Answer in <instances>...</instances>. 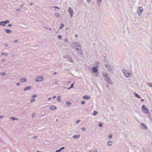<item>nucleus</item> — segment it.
Returning <instances> with one entry per match:
<instances>
[{
  "mask_svg": "<svg viewBox=\"0 0 152 152\" xmlns=\"http://www.w3.org/2000/svg\"><path fill=\"white\" fill-rule=\"evenodd\" d=\"M66 59L68 61H69V62H70L72 63H73L74 62L72 60V59L70 56H67L66 57Z\"/></svg>",
  "mask_w": 152,
  "mask_h": 152,
  "instance_id": "nucleus-11",
  "label": "nucleus"
},
{
  "mask_svg": "<svg viewBox=\"0 0 152 152\" xmlns=\"http://www.w3.org/2000/svg\"><path fill=\"white\" fill-rule=\"evenodd\" d=\"M35 101V99H31L30 100V102H34Z\"/></svg>",
  "mask_w": 152,
  "mask_h": 152,
  "instance_id": "nucleus-39",
  "label": "nucleus"
},
{
  "mask_svg": "<svg viewBox=\"0 0 152 152\" xmlns=\"http://www.w3.org/2000/svg\"><path fill=\"white\" fill-rule=\"evenodd\" d=\"M5 74H6V73L4 72L0 73V75H5Z\"/></svg>",
  "mask_w": 152,
  "mask_h": 152,
  "instance_id": "nucleus-35",
  "label": "nucleus"
},
{
  "mask_svg": "<svg viewBox=\"0 0 152 152\" xmlns=\"http://www.w3.org/2000/svg\"><path fill=\"white\" fill-rule=\"evenodd\" d=\"M17 11H20V9H18L16 10Z\"/></svg>",
  "mask_w": 152,
  "mask_h": 152,
  "instance_id": "nucleus-49",
  "label": "nucleus"
},
{
  "mask_svg": "<svg viewBox=\"0 0 152 152\" xmlns=\"http://www.w3.org/2000/svg\"><path fill=\"white\" fill-rule=\"evenodd\" d=\"M4 45H5V46H7V47L8 46V45H7V44H5Z\"/></svg>",
  "mask_w": 152,
  "mask_h": 152,
  "instance_id": "nucleus-56",
  "label": "nucleus"
},
{
  "mask_svg": "<svg viewBox=\"0 0 152 152\" xmlns=\"http://www.w3.org/2000/svg\"><path fill=\"white\" fill-rule=\"evenodd\" d=\"M64 148V147H62L60 148L59 149L56 151V152H60Z\"/></svg>",
  "mask_w": 152,
  "mask_h": 152,
  "instance_id": "nucleus-15",
  "label": "nucleus"
},
{
  "mask_svg": "<svg viewBox=\"0 0 152 152\" xmlns=\"http://www.w3.org/2000/svg\"><path fill=\"white\" fill-rule=\"evenodd\" d=\"M123 72L124 75L127 78H129L131 77V74L128 72V71L125 69L123 70Z\"/></svg>",
  "mask_w": 152,
  "mask_h": 152,
  "instance_id": "nucleus-1",
  "label": "nucleus"
},
{
  "mask_svg": "<svg viewBox=\"0 0 152 152\" xmlns=\"http://www.w3.org/2000/svg\"><path fill=\"white\" fill-rule=\"evenodd\" d=\"M43 28H45V29H48L49 28L47 27H44Z\"/></svg>",
  "mask_w": 152,
  "mask_h": 152,
  "instance_id": "nucleus-46",
  "label": "nucleus"
},
{
  "mask_svg": "<svg viewBox=\"0 0 152 152\" xmlns=\"http://www.w3.org/2000/svg\"><path fill=\"white\" fill-rule=\"evenodd\" d=\"M55 16L57 17H58L60 16L59 14L58 13H55Z\"/></svg>",
  "mask_w": 152,
  "mask_h": 152,
  "instance_id": "nucleus-30",
  "label": "nucleus"
},
{
  "mask_svg": "<svg viewBox=\"0 0 152 152\" xmlns=\"http://www.w3.org/2000/svg\"><path fill=\"white\" fill-rule=\"evenodd\" d=\"M87 2L89 3L91 1V0H87Z\"/></svg>",
  "mask_w": 152,
  "mask_h": 152,
  "instance_id": "nucleus-43",
  "label": "nucleus"
},
{
  "mask_svg": "<svg viewBox=\"0 0 152 152\" xmlns=\"http://www.w3.org/2000/svg\"><path fill=\"white\" fill-rule=\"evenodd\" d=\"M56 109V107L55 106H51L50 108V109L51 110H55Z\"/></svg>",
  "mask_w": 152,
  "mask_h": 152,
  "instance_id": "nucleus-21",
  "label": "nucleus"
},
{
  "mask_svg": "<svg viewBox=\"0 0 152 152\" xmlns=\"http://www.w3.org/2000/svg\"><path fill=\"white\" fill-rule=\"evenodd\" d=\"M83 51L82 48L80 47L79 50L77 52V53L79 56H82V55Z\"/></svg>",
  "mask_w": 152,
  "mask_h": 152,
  "instance_id": "nucleus-10",
  "label": "nucleus"
},
{
  "mask_svg": "<svg viewBox=\"0 0 152 152\" xmlns=\"http://www.w3.org/2000/svg\"><path fill=\"white\" fill-rule=\"evenodd\" d=\"M71 88H70V87L69 88H68V90H70Z\"/></svg>",
  "mask_w": 152,
  "mask_h": 152,
  "instance_id": "nucleus-61",
  "label": "nucleus"
},
{
  "mask_svg": "<svg viewBox=\"0 0 152 152\" xmlns=\"http://www.w3.org/2000/svg\"><path fill=\"white\" fill-rule=\"evenodd\" d=\"M31 87H30V86H28V87H26L24 89V90L26 91V90H29V89H31Z\"/></svg>",
  "mask_w": 152,
  "mask_h": 152,
  "instance_id": "nucleus-22",
  "label": "nucleus"
},
{
  "mask_svg": "<svg viewBox=\"0 0 152 152\" xmlns=\"http://www.w3.org/2000/svg\"><path fill=\"white\" fill-rule=\"evenodd\" d=\"M4 31L6 33L8 34H9L12 32V31L9 29H5Z\"/></svg>",
  "mask_w": 152,
  "mask_h": 152,
  "instance_id": "nucleus-16",
  "label": "nucleus"
},
{
  "mask_svg": "<svg viewBox=\"0 0 152 152\" xmlns=\"http://www.w3.org/2000/svg\"><path fill=\"white\" fill-rule=\"evenodd\" d=\"M18 41H19V40H14V42L16 43L18 42Z\"/></svg>",
  "mask_w": 152,
  "mask_h": 152,
  "instance_id": "nucleus-44",
  "label": "nucleus"
},
{
  "mask_svg": "<svg viewBox=\"0 0 152 152\" xmlns=\"http://www.w3.org/2000/svg\"><path fill=\"white\" fill-rule=\"evenodd\" d=\"M56 73H57L56 72H54L53 74L54 75H55V74H56Z\"/></svg>",
  "mask_w": 152,
  "mask_h": 152,
  "instance_id": "nucleus-57",
  "label": "nucleus"
},
{
  "mask_svg": "<svg viewBox=\"0 0 152 152\" xmlns=\"http://www.w3.org/2000/svg\"><path fill=\"white\" fill-rule=\"evenodd\" d=\"M56 96H53V98L54 99V98H56Z\"/></svg>",
  "mask_w": 152,
  "mask_h": 152,
  "instance_id": "nucleus-60",
  "label": "nucleus"
},
{
  "mask_svg": "<svg viewBox=\"0 0 152 152\" xmlns=\"http://www.w3.org/2000/svg\"><path fill=\"white\" fill-rule=\"evenodd\" d=\"M98 126L100 127H102L103 126V124L102 123H99V124Z\"/></svg>",
  "mask_w": 152,
  "mask_h": 152,
  "instance_id": "nucleus-31",
  "label": "nucleus"
},
{
  "mask_svg": "<svg viewBox=\"0 0 152 152\" xmlns=\"http://www.w3.org/2000/svg\"><path fill=\"white\" fill-rule=\"evenodd\" d=\"M90 97L88 95H85L84 96H83V98L86 99H90Z\"/></svg>",
  "mask_w": 152,
  "mask_h": 152,
  "instance_id": "nucleus-14",
  "label": "nucleus"
},
{
  "mask_svg": "<svg viewBox=\"0 0 152 152\" xmlns=\"http://www.w3.org/2000/svg\"><path fill=\"white\" fill-rule=\"evenodd\" d=\"M37 136H34L33 137V138H37Z\"/></svg>",
  "mask_w": 152,
  "mask_h": 152,
  "instance_id": "nucleus-55",
  "label": "nucleus"
},
{
  "mask_svg": "<svg viewBox=\"0 0 152 152\" xmlns=\"http://www.w3.org/2000/svg\"><path fill=\"white\" fill-rule=\"evenodd\" d=\"M143 9L142 7H140L138 8V15L139 16H140L142 13Z\"/></svg>",
  "mask_w": 152,
  "mask_h": 152,
  "instance_id": "nucleus-6",
  "label": "nucleus"
},
{
  "mask_svg": "<svg viewBox=\"0 0 152 152\" xmlns=\"http://www.w3.org/2000/svg\"><path fill=\"white\" fill-rule=\"evenodd\" d=\"M102 0H97V1L98 3L100 2Z\"/></svg>",
  "mask_w": 152,
  "mask_h": 152,
  "instance_id": "nucleus-45",
  "label": "nucleus"
},
{
  "mask_svg": "<svg viewBox=\"0 0 152 152\" xmlns=\"http://www.w3.org/2000/svg\"><path fill=\"white\" fill-rule=\"evenodd\" d=\"M3 117H4V116H0V118H2Z\"/></svg>",
  "mask_w": 152,
  "mask_h": 152,
  "instance_id": "nucleus-51",
  "label": "nucleus"
},
{
  "mask_svg": "<svg viewBox=\"0 0 152 152\" xmlns=\"http://www.w3.org/2000/svg\"><path fill=\"white\" fill-rule=\"evenodd\" d=\"M82 130L83 131H85L86 130V129L85 127H83L82 129Z\"/></svg>",
  "mask_w": 152,
  "mask_h": 152,
  "instance_id": "nucleus-37",
  "label": "nucleus"
},
{
  "mask_svg": "<svg viewBox=\"0 0 152 152\" xmlns=\"http://www.w3.org/2000/svg\"><path fill=\"white\" fill-rule=\"evenodd\" d=\"M80 135L78 134L77 135H74L73 136V137L74 139H78L80 138Z\"/></svg>",
  "mask_w": 152,
  "mask_h": 152,
  "instance_id": "nucleus-13",
  "label": "nucleus"
},
{
  "mask_svg": "<svg viewBox=\"0 0 152 152\" xmlns=\"http://www.w3.org/2000/svg\"><path fill=\"white\" fill-rule=\"evenodd\" d=\"M112 142L111 141L108 142L107 143V144L109 146H111L112 144Z\"/></svg>",
  "mask_w": 152,
  "mask_h": 152,
  "instance_id": "nucleus-25",
  "label": "nucleus"
},
{
  "mask_svg": "<svg viewBox=\"0 0 152 152\" xmlns=\"http://www.w3.org/2000/svg\"><path fill=\"white\" fill-rule=\"evenodd\" d=\"M34 116H35V115H34V114H32V116H32V117H33Z\"/></svg>",
  "mask_w": 152,
  "mask_h": 152,
  "instance_id": "nucleus-54",
  "label": "nucleus"
},
{
  "mask_svg": "<svg viewBox=\"0 0 152 152\" xmlns=\"http://www.w3.org/2000/svg\"><path fill=\"white\" fill-rule=\"evenodd\" d=\"M134 94L136 97L138 98H141V97L140 96V95L139 94H138L134 92Z\"/></svg>",
  "mask_w": 152,
  "mask_h": 152,
  "instance_id": "nucleus-18",
  "label": "nucleus"
},
{
  "mask_svg": "<svg viewBox=\"0 0 152 152\" xmlns=\"http://www.w3.org/2000/svg\"><path fill=\"white\" fill-rule=\"evenodd\" d=\"M80 122V120H77V121H76V123L77 124H78V123H79Z\"/></svg>",
  "mask_w": 152,
  "mask_h": 152,
  "instance_id": "nucleus-40",
  "label": "nucleus"
},
{
  "mask_svg": "<svg viewBox=\"0 0 152 152\" xmlns=\"http://www.w3.org/2000/svg\"><path fill=\"white\" fill-rule=\"evenodd\" d=\"M66 105L68 106H69L71 104V103L69 102H67L66 103Z\"/></svg>",
  "mask_w": 152,
  "mask_h": 152,
  "instance_id": "nucleus-24",
  "label": "nucleus"
},
{
  "mask_svg": "<svg viewBox=\"0 0 152 152\" xmlns=\"http://www.w3.org/2000/svg\"><path fill=\"white\" fill-rule=\"evenodd\" d=\"M103 75L104 77V78H106V77H108L107 75V74H106L103 73Z\"/></svg>",
  "mask_w": 152,
  "mask_h": 152,
  "instance_id": "nucleus-28",
  "label": "nucleus"
},
{
  "mask_svg": "<svg viewBox=\"0 0 152 152\" xmlns=\"http://www.w3.org/2000/svg\"><path fill=\"white\" fill-rule=\"evenodd\" d=\"M43 80V78L40 76H38L36 78L35 81L36 82H40L42 81Z\"/></svg>",
  "mask_w": 152,
  "mask_h": 152,
  "instance_id": "nucleus-5",
  "label": "nucleus"
},
{
  "mask_svg": "<svg viewBox=\"0 0 152 152\" xmlns=\"http://www.w3.org/2000/svg\"><path fill=\"white\" fill-rule=\"evenodd\" d=\"M54 7L55 8H57V9H59V8L58 7H57L55 6V7Z\"/></svg>",
  "mask_w": 152,
  "mask_h": 152,
  "instance_id": "nucleus-50",
  "label": "nucleus"
},
{
  "mask_svg": "<svg viewBox=\"0 0 152 152\" xmlns=\"http://www.w3.org/2000/svg\"><path fill=\"white\" fill-rule=\"evenodd\" d=\"M144 101V99H141V101L143 102Z\"/></svg>",
  "mask_w": 152,
  "mask_h": 152,
  "instance_id": "nucleus-59",
  "label": "nucleus"
},
{
  "mask_svg": "<svg viewBox=\"0 0 152 152\" xmlns=\"http://www.w3.org/2000/svg\"><path fill=\"white\" fill-rule=\"evenodd\" d=\"M140 127L143 129H147L146 126L143 123H141L140 124Z\"/></svg>",
  "mask_w": 152,
  "mask_h": 152,
  "instance_id": "nucleus-8",
  "label": "nucleus"
},
{
  "mask_svg": "<svg viewBox=\"0 0 152 152\" xmlns=\"http://www.w3.org/2000/svg\"><path fill=\"white\" fill-rule=\"evenodd\" d=\"M73 86H74V83H72L71 85V86L70 87V88H73Z\"/></svg>",
  "mask_w": 152,
  "mask_h": 152,
  "instance_id": "nucleus-42",
  "label": "nucleus"
},
{
  "mask_svg": "<svg viewBox=\"0 0 152 152\" xmlns=\"http://www.w3.org/2000/svg\"><path fill=\"white\" fill-rule=\"evenodd\" d=\"M79 50H80V49H79V48H76V50H77V51H78Z\"/></svg>",
  "mask_w": 152,
  "mask_h": 152,
  "instance_id": "nucleus-53",
  "label": "nucleus"
},
{
  "mask_svg": "<svg viewBox=\"0 0 152 152\" xmlns=\"http://www.w3.org/2000/svg\"><path fill=\"white\" fill-rule=\"evenodd\" d=\"M1 54L2 55H5L6 56H7L8 55V54L7 53L4 52L2 53Z\"/></svg>",
  "mask_w": 152,
  "mask_h": 152,
  "instance_id": "nucleus-26",
  "label": "nucleus"
},
{
  "mask_svg": "<svg viewBox=\"0 0 152 152\" xmlns=\"http://www.w3.org/2000/svg\"><path fill=\"white\" fill-rule=\"evenodd\" d=\"M10 119L12 121L18 120V118L14 117H11L10 118Z\"/></svg>",
  "mask_w": 152,
  "mask_h": 152,
  "instance_id": "nucleus-20",
  "label": "nucleus"
},
{
  "mask_svg": "<svg viewBox=\"0 0 152 152\" xmlns=\"http://www.w3.org/2000/svg\"><path fill=\"white\" fill-rule=\"evenodd\" d=\"M64 26V25L63 23H61L60 25V26L59 27V29H62Z\"/></svg>",
  "mask_w": 152,
  "mask_h": 152,
  "instance_id": "nucleus-23",
  "label": "nucleus"
},
{
  "mask_svg": "<svg viewBox=\"0 0 152 152\" xmlns=\"http://www.w3.org/2000/svg\"><path fill=\"white\" fill-rule=\"evenodd\" d=\"M50 99H51V98H50H50H49L48 99V100H50Z\"/></svg>",
  "mask_w": 152,
  "mask_h": 152,
  "instance_id": "nucleus-62",
  "label": "nucleus"
},
{
  "mask_svg": "<svg viewBox=\"0 0 152 152\" xmlns=\"http://www.w3.org/2000/svg\"><path fill=\"white\" fill-rule=\"evenodd\" d=\"M142 111L145 114H149V113L148 112V109L147 108L145 107L144 105H142Z\"/></svg>",
  "mask_w": 152,
  "mask_h": 152,
  "instance_id": "nucleus-2",
  "label": "nucleus"
},
{
  "mask_svg": "<svg viewBox=\"0 0 152 152\" xmlns=\"http://www.w3.org/2000/svg\"><path fill=\"white\" fill-rule=\"evenodd\" d=\"M75 37H78V35H77V34H76V35H75Z\"/></svg>",
  "mask_w": 152,
  "mask_h": 152,
  "instance_id": "nucleus-58",
  "label": "nucleus"
},
{
  "mask_svg": "<svg viewBox=\"0 0 152 152\" xmlns=\"http://www.w3.org/2000/svg\"><path fill=\"white\" fill-rule=\"evenodd\" d=\"M64 41L66 42L67 43H68V40L66 39H65L64 40Z\"/></svg>",
  "mask_w": 152,
  "mask_h": 152,
  "instance_id": "nucleus-47",
  "label": "nucleus"
},
{
  "mask_svg": "<svg viewBox=\"0 0 152 152\" xmlns=\"http://www.w3.org/2000/svg\"><path fill=\"white\" fill-rule=\"evenodd\" d=\"M37 96V95L36 94H34L31 96V97L32 98H34L36 97Z\"/></svg>",
  "mask_w": 152,
  "mask_h": 152,
  "instance_id": "nucleus-34",
  "label": "nucleus"
},
{
  "mask_svg": "<svg viewBox=\"0 0 152 152\" xmlns=\"http://www.w3.org/2000/svg\"><path fill=\"white\" fill-rule=\"evenodd\" d=\"M148 85L150 87H152V83H148Z\"/></svg>",
  "mask_w": 152,
  "mask_h": 152,
  "instance_id": "nucleus-32",
  "label": "nucleus"
},
{
  "mask_svg": "<svg viewBox=\"0 0 152 152\" xmlns=\"http://www.w3.org/2000/svg\"><path fill=\"white\" fill-rule=\"evenodd\" d=\"M81 104L83 105L84 104H85V102L84 101H82L81 102Z\"/></svg>",
  "mask_w": 152,
  "mask_h": 152,
  "instance_id": "nucleus-41",
  "label": "nucleus"
},
{
  "mask_svg": "<svg viewBox=\"0 0 152 152\" xmlns=\"http://www.w3.org/2000/svg\"><path fill=\"white\" fill-rule=\"evenodd\" d=\"M12 25L11 24H9L8 25V26L9 27H10L12 26Z\"/></svg>",
  "mask_w": 152,
  "mask_h": 152,
  "instance_id": "nucleus-52",
  "label": "nucleus"
},
{
  "mask_svg": "<svg viewBox=\"0 0 152 152\" xmlns=\"http://www.w3.org/2000/svg\"><path fill=\"white\" fill-rule=\"evenodd\" d=\"M70 83V81H68V83Z\"/></svg>",
  "mask_w": 152,
  "mask_h": 152,
  "instance_id": "nucleus-64",
  "label": "nucleus"
},
{
  "mask_svg": "<svg viewBox=\"0 0 152 152\" xmlns=\"http://www.w3.org/2000/svg\"><path fill=\"white\" fill-rule=\"evenodd\" d=\"M68 11L71 17L72 18L73 17L74 13L73 10L71 7H69L68 8Z\"/></svg>",
  "mask_w": 152,
  "mask_h": 152,
  "instance_id": "nucleus-3",
  "label": "nucleus"
},
{
  "mask_svg": "<svg viewBox=\"0 0 152 152\" xmlns=\"http://www.w3.org/2000/svg\"><path fill=\"white\" fill-rule=\"evenodd\" d=\"M23 4H22L21 6H20V7H22L23 6Z\"/></svg>",
  "mask_w": 152,
  "mask_h": 152,
  "instance_id": "nucleus-63",
  "label": "nucleus"
},
{
  "mask_svg": "<svg viewBox=\"0 0 152 152\" xmlns=\"http://www.w3.org/2000/svg\"><path fill=\"white\" fill-rule=\"evenodd\" d=\"M27 80V79L26 78H23L20 80V81L23 83L25 82Z\"/></svg>",
  "mask_w": 152,
  "mask_h": 152,
  "instance_id": "nucleus-19",
  "label": "nucleus"
},
{
  "mask_svg": "<svg viewBox=\"0 0 152 152\" xmlns=\"http://www.w3.org/2000/svg\"><path fill=\"white\" fill-rule=\"evenodd\" d=\"M5 21L6 24L7 23H9L10 22V21L9 20H6L5 21Z\"/></svg>",
  "mask_w": 152,
  "mask_h": 152,
  "instance_id": "nucleus-33",
  "label": "nucleus"
},
{
  "mask_svg": "<svg viewBox=\"0 0 152 152\" xmlns=\"http://www.w3.org/2000/svg\"><path fill=\"white\" fill-rule=\"evenodd\" d=\"M97 67L96 66L92 68L93 72L94 73H96L98 71Z\"/></svg>",
  "mask_w": 152,
  "mask_h": 152,
  "instance_id": "nucleus-12",
  "label": "nucleus"
},
{
  "mask_svg": "<svg viewBox=\"0 0 152 152\" xmlns=\"http://www.w3.org/2000/svg\"><path fill=\"white\" fill-rule=\"evenodd\" d=\"M105 80L107 83H110L111 84L110 79L108 77H106V78H105Z\"/></svg>",
  "mask_w": 152,
  "mask_h": 152,
  "instance_id": "nucleus-9",
  "label": "nucleus"
},
{
  "mask_svg": "<svg viewBox=\"0 0 152 152\" xmlns=\"http://www.w3.org/2000/svg\"><path fill=\"white\" fill-rule=\"evenodd\" d=\"M108 138L109 139H111L112 138V135H110L108 136Z\"/></svg>",
  "mask_w": 152,
  "mask_h": 152,
  "instance_id": "nucleus-38",
  "label": "nucleus"
},
{
  "mask_svg": "<svg viewBox=\"0 0 152 152\" xmlns=\"http://www.w3.org/2000/svg\"><path fill=\"white\" fill-rule=\"evenodd\" d=\"M20 84L19 83H17L16 84V85L18 86L20 85Z\"/></svg>",
  "mask_w": 152,
  "mask_h": 152,
  "instance_id": "nucleus-48",
  "label": "nucleus"
},
{
  "mask_svg": "<svg viewBox=\"0 0 152 152\" xmlns=\"http://www.w3.org/2000/svg\"><path fill=\"white\" fill-rule=\"evenodd\" d=\"M71 46L72 47H73L74 48L76 46L79 47L80 48L81 47L80 45L77 42L72 43L71 44Z\"/></svg>",
  "mask_w": 152,
  "mask_h": 152,
  "instance_id": "nucleus-4",
  "label": "nucleus"
},
{
  "mask_svg": "<svg viewBox=\"0 0 152 152\" xmlns=\"http://www.w3.org/2000/svg\"><path fill=\"white\" fill-rule=\"evenodd\" d=\"M98 113V112L96 111H94L93 115H96Z\"/></svg>",
  "mask_w": 152,
  "mask_h": 152,
  "instance_id": "nucleus-29",
  "label": "nucleus"
},
{
  "mask_svg": "<svg viewBox=\"0 0 152 152\" xmlns=\"http://www.w3.org/2000/svg\"><path fill=\"white\" fill-rule=\"evenodd\" d=\"M58 39H61L62 37L61 35H58Z\"/></svg>",
  "mask_w": 152,
  "mask_h": 152,
  "instance_id": "nucleus-36",
  "label": "nucleus"
},
{
  "mask_svg": "<svg viewBox=\"0 0 152 152\" xmlns=\"http://www.w3.org/2000/svg\"><path fill=\"white\" fill-rule=\"evenodd\" d=\"M61 97L60 96H58L57 97V100L58 101L61 102Z\"/></svg>",
  "mask_w": 152,
  "mask_h": 152,
  "instance_id": "nucleus-27",
  "label": "nucleus"
},
{
  "mask_svg": "<svg viewBox=\"0 0 152 152\" xmlns=\"http://www.w3.org/2000/svg\"><path fill=\"white\" fill-rule=\"evenodd\" d=\"M105 66L107 67V69L108 71L112 72L113 71V69L110 65L106 64H105Z\"/></svg>",
  "mask_w": 152,
  "mask_h": 152,
  "instance_id": "nucleus-7",
  "label": "nucleus"
},
{
  "mask_svg": "<svg viewBox=\"0 0 152 152\" xmlns=\"http://www.w3.org/2000/svg\"><path fill=\"white\" fill-rule=\"evenodd\" d=\"M6 25L4 21H2L0 22V25L4 26Z\"/></svg>",
  "mask_w": 152,
  "mask_h": 152,
  "instance_id": "nucleus-17",
  "label": "nucleus"
}]
</instances>
